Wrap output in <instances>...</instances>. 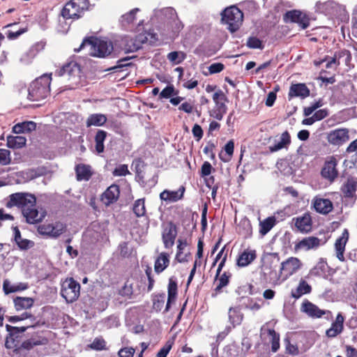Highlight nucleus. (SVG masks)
Instances as JSON below:
<instances>
[{
  "label": "nucleus",
  "instance_id": "774afa93",
  "mask_svg": "<svg viewBox=\"0 0 357 357\" xmlns=\"http://www.w3.org/2000/svg\"><path fill=\"white\" fill-rule=\"evenodd\" d=\"M276 99V93L275 91H271L268 93L266 100V105L267 107H271L273 105Z\"/></svg>",
  "mask_w": 357,
  "mask_h": 357
},
{
  "label": "nucleus",
  "instance_id": "423d86ee",
  "mask_svg": "<svg viewBox=\"0 0 357 357\" xmlns=\"http://www.w3.org/2000/svg\"><path fill=\"white\" fill-rule=\"evenodd\" d=\"M213 100L215 102V106L209 111V115L211 117L221 121L227 111V107L225 104L227 98L224 92L219 89L213 95Z\"/></svg>",
  "mask_w": 357,
  "mask_h": 357
},
{
  "label": "nucleus",
  "instance_id": "72a5a7b5",
  "mask_svg": "<svg viewBox=\"0 0 357 357\" xmlns=\"http://www.w3.org/2000/svg\"><path fill=\"white\" fill-rule=\"evenodd\" d=\"M13 231L15 234V241L20 249L26 250L33 246V243L32 241L22 238L20 231L17 227L13 228Z\"/></svg>",
  "mask_w": 357,
  "mask_h": 357
},
{
  "label": "nucleus",
  "instance_id": "f8f14e48",
  "mask_svg": "<svg viewBox=\"0 0 357 357\" xmlns=\"http://www.w3.org/2000/svg\"><path fill=\"white\" fill-rule=\"evenodd\" d=\"M22 214L27 223L36 224L40 222L45 218L46 211L42 208L38 210L36 203L24 209Z\"/></svg>",
  "mask_w": 357,
  "mask_h": 357
},
{
  "label": "nucleus",
  "instance_id": "864d4df0",
  "mask_svg": "<svg viewBox=\"0 0 357 357\" xmlns=\"http://www.w3.org/2000/svg\"><path fill=\"white\" fill-rule=\"evenodd\" d=\"M10 162V151L6 149H0V164L6 165Z\"/></svg>",
  "mask_w": 357,
  "mask_h": 357
},
{
  "label": "nucleus",
  "instance_id": "5701e85b",
  "mask_svg": "<svg viewBox=\"0 0 357 357\" xmlns=\"http://www.w3.org/2000/svg\"><path fill=\"white\" fill-rule=\"evenodd\" d=\"M311 291L312 287L305 280L301 279L297 287L291 290V296L292 298L298 299L303 295L310 294Z\"/></svg>",
  "mask_w": 357,
  "mask_h": 357
},
{
  "label": "nucleus",
  "instance_id": "6ab92c4d",
  "mask_svg": "<svg viewBox=\"0 0 357 357\" xmlns=\"http://www.w3.org/2000/svg\"><path fill=\"white\" fill-rule=\"evenodd\" d=\"M312 203L315 211L321 214H328L333 208V203L328 199L316 197L314 198Z\"/></svg>",
  "mask_w": 357,
  "mask_h": 357
},
{
  "label": "nucleus",
  "instance_id": "4d7b16f0",
  "mask_svg": "<svg viewBox=\"0 0 357 357\" xmlns=\"http://www.w3.org/2000/svg\"><path fill=\"white\" fill-rule=\"evenodd\" d=\"M130 172L128 169V166L126 165H120L119 167H116L113 172V174L116 176H126Z\"/></svg>",
  "mask_w": 357,
  "mask_h": 357
},
{
  "label": "nucleus",
  "instance_id": "052dcab7",
  "mask_svg": "<svg viewBox=\"0 0 357 357\" xmlns=\"http://www.w3.org/2000/svg\"><path fill=\"white\" fill-rule=\"evenodd\" d=\"M193 136L196 138L197 141L200 140L203 137V130L200 126L195 124L192 130Z\"/></svg>",
  "mask_w": 357,
  "mask_h": 357
},
{
  "label": "nucleus",
  "instance_id": "39448f33",
  "mask_svg": "<svg viewBox=\"0 0 357 357\" xmlns=\"http://www.w3.org/2000/svg\"><path fill=\"white\" fill-rule=\"evenodd\" d=\"M8 199L6 206L9 208L16 206L20 209L21 212L36 203L35 195L29 192L13 193L9 195Z\"/></svg>",
  "mask_w": 357,
  "mask_h": 357
},
{
  "label": "nucleus",
  "instance_id": "412c9836",
  "mask_svg": "<svg viewBox=\"0 0 357 357\" xmlns=\"http://www.w3.org/2000/svg\"><path fill=\"white\" fill-rule=\"evenodd\" d=\"M344 321V319L343 316L340 313H339L336 317L335 322H333L331 324V328L326 331V335L328 337H335L338 334L341 333L343 330Z\"/></svg>",
  "mask_w": 357,
  "mask_h": 357
},
{
  "label": "nucleus",
  "instance_id": "6e6d98bb",
  "mask_svg": "<svg viewBox=\"0 0 357 357\" xmlns=\"http://www.w3.org/2000/svg\"><path fill=\"white\" fill-rule=\"evenodd\" d=\"M229 283V276L226 273H224L218 280V284L216 286L215 291H219L222 287L227 285Z\"/></svg>",
  "mask_w": 357,
  "mask_h": 357
},
{
  "label": "nucleus",
  "instance_id": "a19ab883",
  "mask_svg": "<svg viewBox=\"0 0 357 357\" xmlns=\"http://www.w3.org/2000/svg\"><path fill=\"white\" fill-rule=\"evenodd\" d=\"M47 340L46 338L44 337H40V338H31L29 340H27L22 342L21 347L19 348L20 349H24L26 350L31 349L34 346L37 345H43L47 344Z\"/></svg>",
  "mask_w": 357,
  "mask_h": 357
},
{
  "label": "nucleus",
  "instance_id": "0e129e2a",
  "mask_svg": "<svg viewBox=\"0 0 357 357\" xmlns=\"http://www.w3.org/2000/svg\"><path fill=\"white\" fill-rule=\"evenodd\" d=\"M286 345V351L288 354L291 355H297L298 354V347L294 344H291L288 340H285Z\"/></svg>",
  "mask_w": 357,
  "mask_h": 357
},
{
  "label": "nucleus",
  "instance_id": "2f4dec72",
  "mask_svg": "<svg viewBox=\"0 0 357 357\" xmlns=\"http://www.w3.org/2000/svg\"><path fill=\"white\" fill-rule=\"evenodd\" d=\"M256 258L255 250L244 251L238 258L237 264L239 266H246Z\"/></svg>",
  "mask_w": 357,
  "mask_h": 357
},
{
  "label": "nucleus",
  "instance_id": "0eeeda50",
  "mask_svg": "<svg viewBox=\"0 0 357 357\" xmlns=\"http://www.w3.org/2000/svg\"><path fill=\"white\" fill-rule=\"evenodd\" d=\"M80 292V284L73 278H66L61 284V294L68 303L76 301Z\"/></svg>",
  "mask_w": 357,
  "mask_h": 357
},
{
  "label": "nucleus",
  "instance_id": "aec40b11",
  "mask_svg": "<svg viewBox=\"0 0 357 357\" xmlns=\"http://www.w3.org/2000/svg\"><path fill=\"white\" fill-rule=\"evenodd\" d=\"M119 188L116 185H110L102 195V202L107 206L116 202L119 197Z\"/></svg>",
  "mask_w": 357,
  "mask_h": 357
},
{
  "label": "nucleus",
  "instance_id": "603ef678",
  "mask_svg": "<svg viewBox=\"0 0 357 357\" xmlns=\"http://www.w3.org/2000/svg\"><path fill=\"white\" fill-rule=\"evenodd\" d=\"M139 8H134L129 13L123 15L122 17V22H125L127 24L132 23L135 20V15L139 11Z\"/></svg>",
  "mask_w": 357,
  "mask_h": 357
},
{
  "label": "nucleus",
  "instance_id": "2eb2a0df",
  "mask_svg": "<svg viewBox=\"0 0 357 357\" xmlns=\"http://www.w3.org/2000/svg\"><path fill=\"white\" fill-rule=\"evenodd\" d=\"M321 239L315 236H308L303 238L295 245V250L308 251L312 249H317L321 245Z\"/></svg>",
  "mask_w": 357,
  "mask_h": 357
},
{
  "label": "nucleus",
  "instance_id": "13d9d810",
  "mask_svg": "<svg viewBox=\"0 0 357 357\" xmlns=\"http://www.w3.org/2000/svg\"><path fill=\"white\" fill-rule=\"evenodd\" d=\"M135 349L132 347H125L118 352L119 357H133Z\"/></svg>",
  "mask_w": 357,
  "mask_h": 357
},
{
  "label": "nucleus",
  "instance_id": "7ed1b4c3",
  "mask_svg": "<svg viewBox=\"0 0 357 357\" xmlns=\"http://www.w3.org/2000/svg\"><path fill=\"white\" fill-rule=\"evenodd\" d=\"M89 6V0H71L63 8L61 15L64 19H79L88 10Z\"/></svg>",
  "mask_w": 357,
  "mask_h": 357
},
{
  "label": "nucleus",
  "instance_id": "e2e57ef3",
  "mask_svg": "<svg viewBox=\"0 0 357 357\" xmlns=\"http://www.w3.org/2000/svg\"><path fill=\"white\" fill-rule=\"evenodd\" d=\"M172 343L169 341L158 351L157 357H166L172 348Z\"/></svg>",
  "mask_w": 357,
  "mask_h": 357
},
{
  "label": "nucleus",
  "instance_id": "1a4fd4ad",
  "mask_svg": "<svg viewBox=\"0 0 357 357\" xmlns=\"http://www.w3.org/2000/svg\"><path fill=\"white\" fill-rule=\"evenodd\" d=\"M59 76H66L72 84H77L81 77V68L75 61H70L56 73Z\"/></svg>",
  "mask_w": 357,
  "mask_h": 357
},
{
  "label": "nucleus",
  "instance_id": "09e8293b",
  "mask_svg": "<svg viewBox=\"0 0 357 357\" xmlns=\"http://www.w3.org/2000/svg\"><path fill=\"white\" fill-rule=\"evenodd\" d=\"M357 182L354 179H348L344 185V193L347 197H351L356 188Z\"/></svg>",
  "mask_w": 357,
  "mask_h": 357
},
{
  "label": "nucleus",
  "instance_id": "473e14b6",
  "mask_svg": "<svg viewBox=\"0 0 357 357\" xmlns=\"http://www.w3.org/2000/svg\"><path fill=\"white\" fill-rule=\"evenodd\" d=\"M135 38L137 39L138 43L135 45V47H132V50H139L141 48L144 43L147 42H153V40H155V35L153 33L146 31L138 34L135 36Z\"/></svg>",
  "mask_w": 357,
  "mask_h": 357
},
{
  "label": "nucleus",
  "instance_id": "ea45409f",
  "mask_svg": "<svg viewBox=\"0 0 357 357\" xmlns=\"http://www.w3.org/2000/svg\"><path fill=\"white\" fill-rule=\"evenodd\" d=\"M107 132L105 130H99L96 134L95 136V142H96V151L98 153H101L104 151V142L107 137Z\"/></svg>",
  "mask_w": 357,
  "mask_h": 357
},
{
  "label": "nucleus",
  "instance_id": "3c124183",
  "mask_svg": "<svg viewBox=\"0 0 357 357\" xmlns=\"http://www.w3.org/2000/svg\"><path fill=\"white\" fill-rule=\"evenodd\" d=\"M91 348L95 350H102L106 348V342L102 337H96L90 345Z\"/></svg>",
  "mask_w": 357,
  "mask_h": 357
},
{
  "label": "nucleus",
  "instance_id": "c03bdc74",
  "mask_svg": "<svg viewBox=\"0 0 357 357\" xmlns=\"http://www.w3.org/2000/svg\"><path fill=\"white\" fill-rule=\"evenodd\" d=\"M26 319H29L30 320V322H31L30 324H38V322L36 321L35 317L29 312H24V313L22 314L21 315L9 317L8 321L11 323H15L17 321L25 320Z\"/></svg>",
  "mask_w": 357,
  "mask_h": 357
},
{
  "label": "nucleus",
  "instance_id": "4c0bfd02",
  "mask_svg": "<svg viewBox=\"0 0 357 357\" xmlns=\"http://www.w3.org/2000/svg\"><path fill=\"white\" fill-rule=\"evenodd\" d=\"M76 176L78 181H88L91 176V170L89 166L85 165H78L76 167Z\"/></svg>",
  "mask_w": 357,
  "mask_h": 357
},
{
  "label": "nucleus",
  "instance_id": "f03ea898",
  "mask_svg": "<svg viewBox=\"0 0 357 357\" xmlns=\"http://www.w3.org/2000/svg\"><path fill=\"white\" fill-rule=\"evenodd\" d=\"M51 74H45L35 79L29 88L28 98L32 101H39L48 96L50 91Z\"/></svg>",
  "mask_w": 357,
  "mask_h": 357
},
{
  "label": "nucleus",
  "instance_id": "9d476101",
  "mask_svg": "<svg viewBox=\"0 0 357 357\" xmlns=\"http://www.w3.org/2000/svg\"><path fill=\"white\" fill-rule=\"evenodd\" d=\"M301 261L297 257H291L281 263L280 273L287 279L302 267Z\"/></svg>",
  "mask_w": 357,
  "mask_h": 357
},
{
  "label": "nucleus",
  "instance_id": "c9c22d12",
  "mask_svg": "<svg viewBox=\"0 0 357 357\" xmlns=\"http://www.w3.org/2000/svg\"><path fill=\"white\" fill-rule=\"evenodd\" d=\"M26 139L22 136H8L7 146L10 149H20L26 145Z\"/></svg>",
  "mask_w": 357,
  "mask_h": 357
},
{
  "label": "nucleus",
  "instance_id": "338daca9",
  "mask_svg": "<svg viewBox=\"0 0 357 357\" xmlns=\"http://www.w3.org/2000/svg\"><path fill=\"white\" fill-rule=\"evenodd\" d=\"M328 115V112L327 109H322L317 111L314 114L313 116L315 119L316 121L322 120L325 117H326Z\"/></svg>",
  "mask_w": 357,
  "mask_h": 357
},
{
  "label": "nucleus",
  "instance_id": "393cba45",
  "mask_svg": "<svg viewBox=\"0 0 357 357\" xmlns=\"http://www.w3.org/2000/svg\"><path fill=\"white\" fill-rule=\"evenodd\" d=\"M183 192V188H181L176 191H169L165 190L160 193V197L162 200L167 201L169 202H174L182 198Z\"/></svg>",
  "mask_w": 357,
  "mask_h": 357
},
{
  "label": "nucleus",
  "instance_id": "f704fd0d",
  "mask_svg": "<svg viewBox=\"0 0 357 357\" xmlns=\"http://www.w3.org/2000/svg\"><path fill=\"white\" fill-rule=\"evenodd\" d=\"M36 128V123L33 121H24L15 125L13 132L17 134L24 132H31Z\"/></svg>",
  "mask_w": 357,
  "mask_h": 357
},
{
  "label": "nucleus",
  "instance_id": "9b49d317",
  "mask_svg": "<svg viewBox=\"0 0 357 357\" xmlns=\"http://www.w3.org/2000/svg\"><path fill=\"white\" fill-rule=\"evenodd\" d=\"M286 22L296 23L303 29H307L310 25V18L305 13L299 10L288 11L284 15Z\"/></svg>",
  "mask_w": 357,
  "mask_h": 357
},
{
  "label": "nucleus",
  "instance_id": "bf43d9fd",
  "mask_svg": "<svg viewBox=\"0 0 357 357\" xmlns=\"http://www.w3.org/2000/svg\"><path fill=\"white\" fill-rule=\"evenodd\" d=\"M225 66L221 63H214L209 66L208 70L210 74H215L223 70Z\"/></svg>",
  "mask_w": 357,
  "mask_h": 357
},
{
  "label": "nucleus",
  "instance_id": "f257e3e1",
  "mask_svg": "<svg viewBox=\"0 0 357 357\" xmlns=\"http://www.w3.org/2000/svg\"><path fill=\"white\" fill-rule=\"evenodd\" d=\"M84 50L86 54L91 56L104 58L109 55L113 51V45L110 41L101 40L97 38L84 39L79 48L75 52Z\"/></svg>",
  "mask_w": 357,
  "mask_h": 357
},
{
  "label": "nucleus",
  "instance_id": "dca6fc26",
  "mask_svg": "<svg viewBox=\"0 0 357 357\" xmlns=\"http://www.w3.org/2000/svg\"><path fill=\"white\" fill-rule=\"evenodd\" d=\"M328 142L333 145H340L349 139L347 129H337L330 132L327 136Z\"/></svg>",
  "mask_w": 357,
  "mask_h": 357
},
{
  "label": "nucleus",
  "instance_id": "de8ad7c7",
  "mask_svg": "<svg viewBox=\"0 0 357 357\" xmlns=\"http://www.w3.org/2000/svg\"><path fill=\"white\" fill-rule=\"evenodd\" d=\"M234 149V143L232 140H229L225 146V151L226 152L227 157H224L222 153L220 154V158L223 162H228L230 160L233 155Z\"/></svg>",
  "mask_w": 357,
  "mask_h": 357
},
{
  "label": "nucleus",
  "instance_id": "79ce46f5",
  "mask_svg": "<svg viewBox=\"0 0 357 357\" xmlns=\"http://www.w3.org/2000/svg\"><path fill=\"white\" fill-rule=\"evenodd\" d=\"M167 59L174 64H179L186 58V54L183 52H171L167 56Z\"/></svg>",
  "mask_w": 357,
  "mask_h": 357
},
{
  "label": "nucleus",
  "instance_id": "7c9ffc66",
  "mask_svg": "<svg viewBox=\"0 0 357 357\" xmlns=\"http://www.w3.org/2000/svg\"><path fill=\"white\" fill-rule=\"evenodd\" d=\"M290 135L287 131H285L281 135L280 141L278 142H277L274 145L269 146V150L271 152L278 151L287 147V146H288L290 144Z\"/></svg>",
  "mask_w": 357,
  "mask_h": 357
},
{
  "label": "nucleus",
  "instance_id": "f3484780",
  "mask_svg": "<svg viewBox=\"0 0 357 357\" xmlns=\"http://www.w3.org/2000/svg\"><path fill=\"white\" fill-rule=\"evenodd\" d=\"M301 310L312 318H320L326 314L324 310L319 309L316 305L307 300L303 302Z\"/></svg>",
  "mask_w": 357,
  "mask_h": 357
},
{
  "label": "nucleus",
  "instance_id": "e433bc0d",
  "mask_svg": "<svg viewBox=\"0 0 357 357\" xmlns=\"http://www.w3.org/2000/svg\"><path fill=\"white\" fill-rule=\"evenodd\" d=\"M229 321L235 327L239 325L243 320V314L238 307H230L228 311Z\"/></svg>",
  "mask_w": 357,
  "mask_h": 357
},
{
  "label": "nucleus",
  "instance_id": "bb28decb",
  "mask_svg": "<svg viewBox=\"0 0 357 357\" xmlns=\"http://www.w3.org/2000/svg\"><path fill=\"white\" fill-rule=\"evenodd\" d=\"M295 225L302 232L306 233L310 231L312 228L310 215L309 214H304L303 216L297 218Z\"/></svg>",
  "mask_w": 357,
  "mask_h": 357
},
{
  "label": "nucleus",
  "instance_id": "a878e982",
  "mask_svg": "<svg viewBox=\"0 0 357 357\" xmlns=\"http://www.w3.org/2000/svg\"><path fill=\"white\" fill-rule=\"evenodd\" d=\"M267 333L271 337V350L276 352L280 348V335L273 329L268 328L265 326L261 328V335Z\"/></svg>",
  "mask_w": 357,
  "mask_h": 357
},
{
  "label": "nucleus",
  "instance_id": "ddd939ff",
  "mask_svg": "<svg viewBox=\"0 0 357 357\" xmlns=\"http://www.w3.org/2000/svg\"><path fill=\"white\" fill-rule=\"evenodd\" d=\"M176 235V227L172 222L162 225V239L165 248L168 249L174 245Z\"/></svg>",
  "mask_w": 357,
  "mask_h": 357
},
{
  "label": "nucleus",
  "instance_id": "20e7f679",
  "mask_svg": "<svg viewBox=\"0 0 357 357\" xmlns=\"http://www.w3.org/2000/svg\"><path fill=\"white\" fill-rule=\"evenodd\" d=\"M243 14L236 6L227 8L222 13V22L227 25V29L234 33L237 31L242 24Z\"/></svg>",
  "mask_w": 357,
  "mask_h": 357
},
{
  "label": "nucleus",
  "instance_id": "cd10ccee",
  "mask_svg": "<svg viewBox=\"0 0 357 357\" xmlns=\"http://www.w3.org/2000/svg\"><path fill=\"white\" fill-rule=\"evenodd\" d=\"M14 305L17 311H20L31 307L34 301L30 297H16L13 300Z\"/></svg>",
  "mask_w": 357,
  "mask_h": 357
},
{
  "label": "nucleus",
  "instance_id": "4468645a",
  "mask_svg": "<svg viewBox=\"0 0 357 357\" xmlns=\"http://www.w3.org/2000/svg\"><path fill=\"white\" fill-rule=\"evenodd\" d=\"M337 160L335 157L332 156L329 160H326L321 169V175L324 178L330 181H334L337 176L338 172L336 169Z\"/></svg>",
  "mask_w": 357,
  "mask_h": 357
},
{
  "label": "nucleus",
  "instance_id": "680f3d73",
  "mask_svg": "<svg viewBox=\"0 0 357 357\" xmlns=\"http://www.w3.org/2000/svg\"><path fill=\"white\" fill-rule=\"evenodd\" d=\"M212 166L210 162L206 161L203 163L201 169L202 176H206L211 174Z\"/></svg>",
  "mask_w": 357,
  "mask_h": 357
},
{
  "label": "nucleus",
  "instance_id": "a18cd8bd",
  "mask_svg": "<svg viewBox=\"0 0 357 357\" xmlns=\"http://www.w3.org/2000/svg\"><path fill=\"white\" fill-rule=\"evenodd\" d=\"M133 212L137 217H142L146 213V208L144 199H139L134 203Z\"/></svg>",
  "mask_w": 357,
  "mask_h": 357
},
{
  "label": "nucleus",
  "instance_id": "a211bd4d",
  "mask_svg": "<svg viewBox=\"0 0 357 357\" xmlns=\"http://www.w3.org/2000/svg\"><path fill=\"white\" fill-rule=\"evenodd\" d=\"M349 239V231L347 229H344L341 236L339 237L335 243V249L336 251L337 258L341 261H344V252L345 250V246Z\"/></svg>",
  "mask_w": 357,
  "mask_h": 357
},
{
  "label": "nucleus",
  "instance_id": "b1692460",
  "mask_svg": "<svg viewBox=\"0 0 357 357\" xmlns=\"http://www.w3.org/2000/svg\"><path fill=\"white\" fill-rule=\"evenodd\" d=\"M169 264V255L166 252H161L155 261L154 270L158 274L162 273Z\"/></svg>",
  "mask_w": 357,
  "mask_h": 357
},
{
  "label": "nucleus",
  "instance_id": "58836bf2",
  "mask_svg": "<svg viewBox=\"0 0 357 357\" xmlns=\"http://www.w3.org/2000/svg\"><path fill=\"white\" fill-rule=\"evenodd\" d=\"M276 220L273 216L268 217L260 221L259 222V233L261 235H266L275 225Z\"/></svg>",
  "mask_w": 357,
  "mask_h": 357
},
{
  "label": "nucleus",
  "instance_id": "8fccbe9b",
  "mask_svg": "<svg viewBox=\"0 0 357 357\" xmlns=\"http://www.w3.org/2000/svg\"><path fill=\"white\" fill-rule=\"evenodd\" d=\"M246 45L249 48H251V49L262 50L264 48L262 42L257 37L248 38Z\"/></svg>",
  "mask_w": 357,
  "mask_h": 357
},
{
  "label": "nucleus",
  "instance_id": "49530a36",
  "mask_svg": "<svg viewBox=\"0 0 357 357\" xmlns=\"http://www.w3.org/2000/svg\"><path fill=\"white\" fill-rule=\"evenodd\" d=\"M178 244L177 245L178 252H177V253L176 255V259L179 263H183V262L188 261V257L190 256L189 253L188 254H185V257H181V252L187 246L186 241H183L182 240L178 239Z\"/></svg>",
  "mask_w": 357,
  "mask_h": 357
},
{
  "label": "nucleus",
  "instance_id": "c756f323",
  "mask_svg": "<svg viewBox=\"0 0 357 357\" xmlns=\"http://www.w3.org/2000/svg\"><path fill=\"white\" fill-rule=\"evenodd\" d=\"M107 121V117L102 114H91L86 121V127L91 126H103Z\"/></svg>",
  "mask_w": 357,
  "mask_h": 357
},
{
  "label": "nucleus",
  "instance_id": "4be33fe9",
  "mask_svg": "<svg viewBox=\"0 0 357 357\" xmlns=\"http://www.w3.org/2000/svg\"><path fill=\"white\" fill-rule=\"evenodd\" d=\"M310 95V90L305 84H295L290 86L289 96L305 98Z\"/></svg>",
  "mask_w": 357,
  "mask_h": 357
},
{
  "label": "nucleus",
  "instance_id": "6e6552de",
  "mask_svg": "<svg viewBox=\"0 0 357 357\" xmlns=\"http://www.w3.org/2000/svg\"><path fill=\"white\" fill-rule=\"evenodd\" d=\"M37 231L42 236L56 238L65 232L66 226L59 221L45 222L38 227Z\"/></svg>",
  "mask_w": 357,
  "mask_h": 357
},
{
  "label": "nucleus",
  "instance_id": "5fc2aeb1",
  "mask_svg": "<svg viewBox=\"0 0 357 357\" xmlns=\"http://www.w3.org/2000/svg\"><path fill=\"white\" fill-rule=\"evenodd\" d=\"M174 94V87L172 85L166 86L160 93V98H169Z\"/></svg>",
  "mask_w": 357,
  "mask_h": 357
},
{
  "label": "nucleus",
  "instance_id": "c85d7f7f",
  "mask_svg": "<svg viewBox=\"0 0 357 357\" xmlns=\"http://www.w3.org/2000/svg\"><path fill=\"white\" fill-rule=\"evenodd\" d=\"M177 295V284L172 278H169L168 284V298L165 311H168L170 304L175 301Z\"/></svg>",
  "mask_w": 357,
  "mask_h": 357
},
{
  "label": "nucleus",
  "instance_id": "69168bd1",
  "mask_svg": "<svg viewBox=\"0 0 357 357\" xmlns=\"http://www.w3.org/2000/svg\"><path fill=\"white\" fill-rule=\"evenodd\" d=\"M137 43H138L137 40V39L135 38L128 39L126 40V50L128 52H130L137 51V50H132V47H135V45Z\"/></svg>",
  "mask_w": 357,
  "mask_h": 357
},
{
  "label": "nucleus",
  "instance_id": "37998d69",
  "mask_svg": "<svg viewBox=\"0 0 357 357\" xmlns=\"http://www.w3.org/2000/svg\"><path fill=\"white\" fill-rule=\"evenodd\" d=\"M36 325L37 324H29L26 326L16 327V326H12L10 325L6 324V331L9 333L10 337H12L15 335H17L19 333H24V331H26V329H28L29 328L35 327Z\"/></svg>",
  "mask_w": 357,
  "mask_h": 357
}]
</instances>
